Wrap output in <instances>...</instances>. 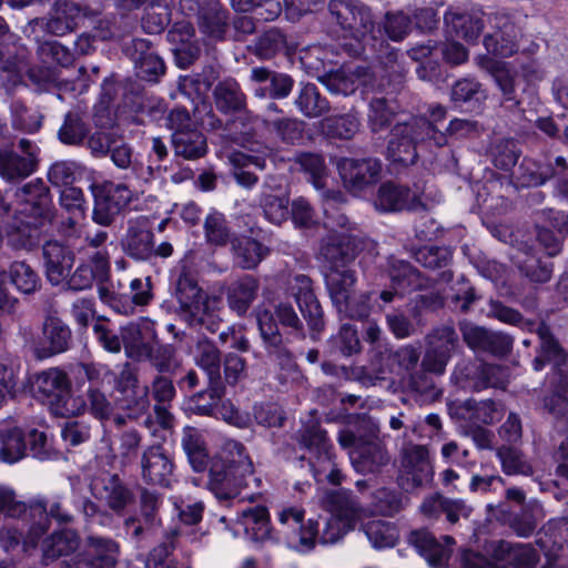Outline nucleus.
<instances>
[{
	"label": "nucleus",
	"instance_id": "37",
	"mask_svg": "<svg viewBox=\"0 0 568 568\" xmlns=\"http://www.w3.org/2000/svg\"><path fill=\"white\" fill-rule=\"evenodd\" d=\"M180 444L192 469L196 473L206 470L210 455L203 434L195 427L185 426Z\"/></svg>",
	"mask_w": 568,
	"mask_h": 568
},
{
	"label": "nucleus",
	"instance_id": "36",
	"mask_svg": "<svg viewBox=\"0 0 568 568\" xmlns=\"http://www.w3.org/2000/svg\"><path fill=\"white\" fill-rule=\"evenodd\" d=\"M258 280L252 275H243L226 287L229 307L237 315L246 314L258 295Z\"/></svg>",
	"mask_w": 568,
	"mask_h": 568
},
{
	"label": "nucleus",
	"instance_id": "47",
	"mask_svg": "<svg viewBox=\"0 0 568 568\" xmlns=\"http://www.w3.org/2000/svg\"><path fill=\"white\" fill-rule=\"evenodd\" d=\"M90 264H80L73 273V291L90 288L97 277L105 275L109 262L105 252L89 254Z\"/></svg>",
	"mask_w": 568,
	"mask_h": 568
},
{
	"label": "nucleus",
	"instance_id": "50",
	"mask_svg": "<svg viewBox=\"0 0 568 568\" xmlns=\"http://www.w3.org/2000/svg\"><path fill=\"white\" fill-rule=\"evenodd\" d=\"M389 278L393 286L402 292L420 290L425 286V281L420 272L402 260H394L389 263Z\"/></svg>",
	"mask_w": 568,
	"mask_h": 568
},
{
	"label": "nucleus",
	"instance_id": "2",
	"mask_svg": "<svg viewBox=\"0 0 568 568\" xmlns=\"http://www.w3.org/2000/svg\"><path fill=\"white\" fill-rule=\"evenodd\" d=\"M426 140L434 141L437 146L446 145L445 134L435 130L424 116H412L407 121L398 122L388 134L386 160L396 166L414 165L418 160L417 145Z\"/></svg>",
	"mask_w": 568,
	"mask_h": 568
},
{
	"label": "nucleus",
	"instance_id": "13",
	"mask_svg": "<svg viewBox=\"0 0 568 568\" xmlns=\"http://www.w3.org/2000/svg\"><path fill=\"white\" fill-rule=\"evenodd\" d=\"M32 207L33 215L27 213L28 209L20 211L8 225L7 241L14 250L30 251L38 246L41 239L44 217L38 203Z\"/></svg>",
	"mask_w": 568,
	"mask_h": 568
},
{
	"label": "nucleus",
	"instance_id": "11",
	"mask_svg": "<svg viewBox=\"0 0 568 568\" xmlns=\"http://www.w3.org/2000/svg\"><path fill=\"white\" fill-rule=\"evenodd\" d=\"M140 468L145 484L168 488L173 481L175 463L163 444L154 443L142 450Z\"/></svg>",
	"mask_w": 568,
	"mask_h": 568
},
{
	"label": "nucleus",
	"instance_id": "44",
	"mask_svg": "<svg viewBox=\"0 0 568 568\" xmlns=\"http://www.w3.org/2000/svg\"><path fill=\"white\" fill-rule=\"evenodd\" d=\"M237 520L252 541L262 542L271 538V523L266 507H248L239 515Z\"/></svg>",
	"mask_w": 568,
	"mask_h": 568
},
{
	"label": "nucleus",
	"instance_id": "27",
	"mask_svg": "<svg viewBox=\"0 0 568 568\" xmlns=\"http://www.w3.org/2000/svg\"><path fill=\"white\" fill-rule=\"evenodd\" d=\"M47 277L52 285L70 288L71 248L58 241H49L43 245Z\"/></svg>",
	"mask_w": 568,
	"mask_h": 568
},
{
	"label": "nucleus",
	"instance_id": "46",
	"mask_svg": "<svg viewBox=\"0 0 568 568\" xmlns=\"http://www.w3.org/2000/svg\"><path fill=\"white\" fill-rule=\"evenodd\" d=\"M37 156H22L13 151L0 150V175L6 180H21L34 172Z\"/></svg>",
	"mask_w": 568,
	"mask_h": 568
},
{
	"label": "nucleus",
	"instance_id": "14",
	"mask_svg": "<svg viewBox=\"0 0 568 568\" xmlns=\"http://www.w3.org/2000/svg\"><path fill=\"white\" fill-rule=\"evenodd\" d=\"M349 459L357 473L376 475L390 464L392 455L386 444L378 436L372 435L349 450Z\"/></svg>",
	"mask_w": 568,
	"mask_h": 568
},
{
	"label": "nucleus",
	"instance_id": "54",
	"mask_svg": "<svg viewBox=\"0 0 568 568\" xmlns=\"http://www.w3.org/2000/svg\"><path fill=\"white\" fill-rule=\"evenodd\" d=\"M286 47V37L278 29L272 28L248 44L247 50L262 60H268L283 52Z\"/></svg>",
	"mask_w": 568,
	"mask_h": 568
},
{
	"label": "nucleus",
	"instance_id": "1",
	"mask_svg": "<svg viewBox=\"0 0 568 568\" xmlns=\"http://www.w3.org/2000/svg\"><path fill=\"white\" fill-rule=\"evenodd\" d=\"M227 456L214 460L209 470L207 488L220 501H227L240 495L241 489L255 481L253 463L243 444H227Z\"/></svg>",
	"mask_w": 568,
	"mask_h": 568
},
{
	"label": "nucleus",
	"instance_id": "38",
	"mask_svg": "<svg viewBox=\"0 0 568 568\" xmlns=\"http://www.w3.org/2000/svg\"><path fill=\"white\" fill-rule=\"evenodd\" d=\"M300 114L306 119H317L331 110L329 101L314 83L301 84L293 100Z\"/></svg>",
	"mask_w": 568,
	"mask_h": 568
},
{
	"label": "nucleus",
	"instance_id": "29",
	"mask_svg": "<svg viewBox=\"0 0 568 568\" xmlns=\"http://www.w3.org/2000/svg\"><path fill=\"white\" fill-rule=\"evenodd\" d=\"M442 538L445 544L440 542L430 531L422 529L410 534L409 542L430 566L442 567L448 562L452 555V546L455 544L454 538L450 536H443Z\"/></svg>",
	"mask_w": 568,
	"mask_h": 568
},
{
	"label": "nucleus",
	"instance_id": "25",
	"mask_svg": "<svg viewBox=\"0 0 568 568\" xmlns=\"http://www.w3.org/2000/svg\"><path fill=\"white\" fill-rule=\"evenodd\" d=\"M71 331L57 316H49L43 323L42 335L34 344V355L42 359L68 349Z\"/></svg>",
	"mask_w": 568,
	"mask_h": 568
},
{
	"label": "nucleus",
	"instance_id": "62",
	"mask_svg": "<svg viewBox=\"0 0 568 568\" xmlns=\"http://www.w3.org/2000/svg\"><path fill=\"white\" fill-rule=\"evenodd\" d=\"M51 185L60 193V203L68 211L71 210V163L59 161L51 165L48 172Z\"/></svg>",
	"mask_w": 568,
	"mask_h": 568
},
{
	"label": "nucleus",
	"instance_id": "49",
	"mask_svg": "<svg viewBox=\"0 0 568 568\" xmlns=\"http://www.w3.org/2000/svg\"><path fill=\"white\" fill-rule=\"evenodd\" d=\"M321 130L332 139L351 140L359 131L361 122L356 113L331 115L320 122Z\"/></svg>",
	"mask_w": 568,
	"mask_h": 568
},
{
	"label": "nucleus",
	"instance_id": "20",
	"mask_svg": "<svg viewBox=\"0 0 568 568\" xmlns=\"http://www.w3.org/2000/svg\"><path fill=\"white\" fill-rule=\"evenodd\" d=\"M92 493L105 499L108 507L115 514L122 515L125 508L135 500L133 491L116 474H104L91 481Z\"/></svg>",
	"mask_w": 568,
	"mask_h": 568
},
{
	"label": "nucleus",
	"instance_id": "28",
	"mask_svg": "<svg viewBox=\"0 0 568 568\" xmlns=\"http://www.w3.org/2000/svg\"><path fill=\"white\" fill-rule=\"evenodd\" d=\"M195 365L201 368L207 382L212 384L213 393L219 390V384H223L221 375L222 354L214 342L206 336H199L194 346L190 348Z\"/></svg>",
	"mask_w": 568,
	"mask_h": 568
},
{
	"label": "nucleus",
	"instance_id": "7",
	"mask_svg": "<svg viewBox=\"0 0 568 568\" xmlns=\"http://www.w3.org/2000/svg\"><path fill=\"white\" fill-rule=\"evenodd\" d=\"M36 392L47 400L51 415L63 419L61 437L67 440L70 435L71 398L68 373L60 368H50L40 373L36 378Z\"/></svg>",
	"mask_w": 568,
	"mask_h": 568
},
{
	"label": "nucleus",
	"instance_id": "56",
	"mask_svg": "<svg viewBox=\"0 0 568 568\" xmlns=\"http://www.w3.org/2000/svg\"><path fill=\"white\" fill-rule=\"evenodd\" d=\"M521 155L518 142L511 138L496 139L490 146V156L496 168L508 171L516 165Z\"/></svg>",
	"mask_w": 568,
	"mask_h": 568
},
{
	"label": "nucleus",
	"instance_id": "43",
	"mask_svg": "<svg viewBox=\"0 0 568 568\" xmlns=\"http://www.w3.org/2000/svg\"><path fill=\"white\" fill-rule=\"evenodd\" d=\"M260 206L265 219L276 225H281L290 216V197L281 189L272 190L270 185L263 184Z\"/></svg>",
	"mask_w": 568,
	"mask_h": 568
},
{
	"label": "nucleus",
	"instance_id": "35",
	"mask_svg": "<svg viewBox=\"0 0 568 568\" xmlns=\"http://www.w3.org/2000/svg\"><path fill=\"white\" fill-rule=\"evenodd\" d=\"M490 551L495 559L507 561L516 568H531L538 560V552L529 544L495 540L490 544Z\"/></svg>",
	"mask_w": 568,
	"mask_h": 568
},
{
	"label": "nucleus",
	"instance_id": "26",
	"mask_svg": "<svg viewBox=\"0 0 568 568\" xmlns=\"http://www.w3.org/2000/svg\"><path fill=\"white\" fill-rule=\"evenodd\" d=\"M135 65L136 75L150 82H155L164 74L163 60L150 50V41L145 39H132L125 47Z\"/></svg>",
	"mask_w": 568,
	"mask_h": 568
},
{
	"label": "nucleus",
	"instance_id": "32",
	"mask_svg": "<svg viewBox=\"0 0 568 568\" xmlns=\"http://www.w3.org/2000/svg\"><path fill=\"white\" fill-rule=\"evenodd\" d=\"M213 100L219 112L225 115L244 113L248 115L246 94L234 78L217 82L213 89Z\"/></svg>",
	"mask_w": 568,
	"mask_h": 568
},
{
	"label": "nucleus",
	"instance_id": "48",
	"mask_svg": "<svg viewBox=\"0 0 568 568\" xmlns=\"http://www.w3.org/2000/svg\"><path fill=\"white\" fill-rule=\"evenodd\" d=\"M554 162L542 163L531 158H524L516 172L518 184L524 187L541 186L551 180Z\"/></svg>",
	"mask_w": 568,
	"mask_h": 568
},
{
	"label": "nucleus",
	"instance_id": "59",
	"mask_svg": "<svg viewBox=\"0 0 568 568\" xmlns=\"http://www.w3.org/2000/svg\"><path fill=\"white\" fill-rule=\"evenodd\" d=\"M212 384L207 382L205 389L194 393L189 398L190 410L197 416H215L219 402L224 395V385L219 384V390L213 393Z\"/></svg>",
	"mask_w": 568,
	"mask_h": 568
},
{
	"label": "nucleus",
	"instance_id": "17",
	"mask_svg": "<svg viewBox=\"0 0 568 568\" xmlns=\"http://www.w3.org/2000/svg\"><path fill=\"white\" fill-rule=\"evenodd\" d=\"M257 324L264 348L282 369H293L295 359L280 333L277 323L270 311H263L257 315Z\"/></svg>",
	"mask_w": 568,
	"mask_h": 568
},
{
	"label": "nucleus",
	"instance_id": "57",
	"mask_svg": "<svg viewBox=\"0 0 568 568\" xmlns=\"http://www.w3.org/2000/svg\"><path fill=\"white\" fill-rule=\"evenodd\" d=\"M71 7L69 0H57L52 8L51 18L44 21L43 18H36L30 21L32 24L45 26L49 33L53 36H64L71 30Z\"/></svg>",
	"mask_w": 568,
	"mask_h": 568
},
{
	"label": "nucleus",
	"instance_id": "58",
	"mask_svg": "<svg viewBox=\"0 0 568 568\" xmlns=\"http://www.w3.org/2000/svg\"><path fill=\"white\" fill-rule=\"evenodd\" d=\"M494 81L500 91V106L510 112L520 110L521 99L517 92V74L507 68L505 71L497 72Z\"/></svg>",
	"mask_w": 568,
	"mask_h": 568
},
{
	"label": "nucleus",
	"instance_id": "31",
	"mask_svg": "<svg viewBox=\"0 0 568 568\" xmlns=\"http://www.w3.org/2000/svg\"><path fill=\"white\" fill-rule=\"evenodd\" d=\"M256 148H251L252 151L258 153L255 155L244 153H233L230 158L234 165L233 178L236 183L245 189H252L258 182V176L253 172L245 170L250 164L260 170L266 168V158L272 155L273 150L262 143L253 142Z\"/></svg>",
	"mask_w": 568,
	"mask_h": 568
},
{
	"label": "nucleus",
	"instance_id": "12",
	"mask_svg": "<svg viewBox=\"0 0 568 568\" xmlns=\"http://www.w3.org/2000/svg\"><path fill=\"white\" fill-rule=\"evenodd\" d=\"M92 189L94 197V207L92 211V221L102 226H109L131 202L132 192L124 184L109 183L101 189Z\"/></svg>",
	"mask_w": 568,
	"mask_h": 568
},
{
	"label": "nucleus",
	"instance_id": "16",
	"mask_svg": "<svg viewBox=\"0 0 568 568\" xmlns=\"http://www.w3.org/2000/svg\"><path fill=\"white\" fill-rule=\"evenodd\" d=\"M248 83L254 98L281 100L290 95L294 80L286 73L266 67H253L250 70Z\"/></svg>",
	"mask_w": 568,
	"mask_h": 568
},
{
	"label": "nucleus",
	"instance_id": "60",
	"mask_svg": "<svg viewBox=\"0 0 568 568\" xmlns=\"http://www.w3.org/2000/svg\"><path fill=\"white\" fill-rule=\"evenodd\" d=\"M171 21L169 4L161 0H152L144 8L141 22L142 28L150 34L161 33Z\"/></svg>",
	"mask_w": 568,
	"mask_h": 568
},
{
	"label": "nucleus",
	"instance_id": "24",
	"mask_svg": "<svg viewBox=\"0 0 568 568\" xmlns=\"http://www.w3.org/2000/svg\"><path fill=\"white\" fill-rule=\"evenodd\" d=\"M361 250L358 237L349 234H329L322 240L321 254L332 265L331 268H349Z\"/></svg>",
	"mask_w": 568,
	"mask_h": 568
},
{
	"label": "nucleus",
	"instance_id": "9",
	"mask_svg": "<svg viewBox=\"0 0 568 568\" xmlns=\"http://www.w3.org/2000/svg\"><path fill=\"white\" fill-rule=\"evenodd\" d=\"M185 17H195L200 31L211 38L222 39L229 26V11L220 0H170Z\"/></svg>",
	"mask_w": 568,
	"mask_h": 568
},
{
	"label": "nucleus",
	"instance_id": "53",
	"mask_svg": "<svg viewBox=\"0 0 568 568\" xmlns=\"http://www.w3.org/2000/svg\"><path fill=\"white\" fill-rule=\"evenodd\" d=\"M121 346L125 355L133 361H144L149 354L151 343L145 339L141 326L136 323H129L121 327Z\"/></svg>",
	"mask_w": 568,
	"mask_h": 568
},
{
	"label": "nucleus",
	"instance_id": "21",
	"mask_svg": "<svg viewBox=\"0 0 568 568\" xmlns=\"http://www.w3.org/2000/svg\"><path fill=\"white\" fill-rule=\"evenodd\" d=\"M118 556L119 545L111 538L89 537L73 565L74 568H114Z\"/></svg>",
	"mask_w": 568,
	"mask_h": 568
},
{
	"label": "nucleus",
	"instance_id": "51",
	"mask_svg": "<svg viewBox=\"0 0 568 568\" xmlns=\"http://www.w3.org/2000/svg\"><path fill=\"white\" fill-rule=\"evenodd\" d=\"M236 264L243 270L256 267L268 254V247L251 237L236 239L232 242Z\"/></svg>",
	"mask_w": 568,
	"mask_h": 568
},
{
	"label": "nucleus",
	"instance_id": "45",
	"mask_svg": "<svg viewBox=\"0 0 568 568\" xmlns=\"http://www.w3.org/2000/svg\"><path fill=\"white\" fill-rule=\"evenodd\" d=\"M542 518V507L534 500L524 505L519 513L510 514L505 523L518 537L527 538L534 534Z\"/></svg>",
	"mask_w": 568,
	"mask_h": 568
},
{
	"label": "nucleus",
	"instance_id": "6",
	"mask_svg": "<svg viewBox=\"0 0 568 568\" xmlns=\"http://www.w3.org/2000/svg\"><path fill=\"white\" fill-rule=\"evenodd\" d=\"M434 470L427 445L404 438L398 450L396 483L405 493H414L433 479Z\"/></svg>",
	"mask_w": 568,
	"mask_h": 568
},
{
	"label": "nucleus",
	"instance_id": "55",
	"mask_svg": "<svg viewBox=\"0 0 568 568\" xmlns=\"http://www.w3.org/2000/svg\"><path fill=\"white\" fill-rule=\"evenodd\" d=\"M345 199L339 191H327L324 193V225L329 230H352L353 224L347 215L341 211L339 204L344 203Z\"/></svg>",
	"mask_w": 568,
	"mask_h": 568
},
{
	"label": "nucleus",
	"instance_id": "23",
	"mask_svg": "<svg viewBox=\"0 0 568 568\" xmlns=\"http://www.w3.org/2000/svg\"><path fill=\"white\" fill-rule=\"evenodd\" d=\"M138 372L130 363L122 365L121 372L115 379V389L120 392L123 397L120 398V406L131 413L128 415L130 418L143 413L149 407V399L146 396L148 388L138 395Z\"/></svg>",
	"mask_w": 568,
	"mask_h": 568
},
{
	"label": "nucleus",
	"instance_id": "5",
	"mask_svg": "<svg viewBox=\"0 0 568 568\" xmlns=\"http://www.w3.org/2000/svg\"><path fill=\"white\" fill-rule=\"evenodd\" d=\"M325 281L332 303L341 316L352 320L368 316L372 293L356 294V276L352 268H331Z\"/></svg>",
	"mask_w": 568,
	"mask_h": 568
},
{
	"label": "nucleus",
	"instance_id": "40",
	"mask_svg": "<svg viewBox=\"0 0 568 568\" xmlns=\"http://www.w3.org/2000/svg\"><path fill=\"white\" fill-rule=\"evenodd\" d=\"M447 33L462 38L471 43L475 42L484 30V20L479 14L466 12H447L445 14Z\"/></svg>",
	"mask_w": 568,
	"mask_h": 568
},
{
	"label": "nucleus",
	"instance_id": "22",
	"mask_svg": "<svg viewBox=\"0 0 568 568\" xmlns=\"http://www.w3.org/2000/svg\"><path fill=\"white\" fill-rule=\"evenodd\" d=\"M320 505L324 510L354 528L364 514L363 506L352 490H325Z\"/></svg>",
	"mask_w": 568,
	"mask_h": 568
},
{
	"label": "nucleus",
	"instance_id": "15",
	"mask_svg": "<svg viewBox=\"0 0 568 568\" xmlns=\"http://www.w3.org/2000/svg\"><path fill=\"white\" fill-rule=\"evenodd\" d=\"M338 171L345 187L357 193L379 181L382 162L374 158H344L338 162Z\"/></svg>",
	"mask_w": 568,
	"mask_h": 568
},
{
	"label": "nucleus",
	"instance_id": "4",
	"mask_svg": "<svg viewBox=\"0 0 568 568\" xmlns=\"http://www.w3.org/2000/svg\"><path fill=\"white\" fill-rule=\"evenodd\" d=\"M488 315L503 323L515 325L529 332L536 329L540 339L539 354L532 362L536 371L542 369L546 363L552 364L555 368H559V366L565 363L566 354L564 349L550 333L549 327L545 324L525 320L517 310L508 307L499 301H491L489 303Z\"/></svg>",
	"mask_w": 568,
	"mask_h": 568
},
{
	"label": "nucleus",
	"instance_id": "10",
	"mask_svg": "<svg viewBox=\"0 0 568 568\" xmlns=\"http://www.w3.org/2000/svg\"><path fill=\"white\" fill-rule=\"evenodd\" d=\"M425 351L422 356L425 366L432 371H445L453 356L460 348V339L452 324L434 326L424 336Z\"/></svg>",
	"mask_w": 568,
	"mask_h": 568
},
{
	"label": "nucleus",
	"instance_id": "41",
	"mask_svg": "<svg viewBox=\"0 0 568 568\" xmlns=\"http://www.w3.org/2000/svg\"><path fill=\"white\" fill-rule=\"evenodd\" d=\"M278 520L281 524L287 525L294 531H297L296 535L301 549L310 550L314 548L318 535V524L310 519L304 525V510L294 507L285 508L278 514Z\"/></svg>",
	"mask_w": 568,
	"mask_h": 568
},
{
	"label": "nucleus",
	"instance_id": "8",
	"mask_svg": "<svg viewBox=\"0 0 568 568\" xmlns=\"http://www.w3.org/2000/svg\"><path fill=\"white\" fill-rule=\"evenodd\" d=\"M328 11L335 23L357 42L376 39V21L368 6L359 0H331Z\"/></svg>",
	"mask_w": 568,
	"mask_h": 568
},
{
	"label": "nucleus",
	"instance_id": "39",
	"mask_svg": "<svg viewBox=\"0 0 568 568\" xmlns=\"http://www.w3.org/2000/svg\"><path fill=\"white\" fill-rule=\"evenodd\" d=\"M445 371H432L420 362V368L415 369L407 376V386L409 390L420 397L424 402H436L443 395V389L438 386L435 377L443 376Z\"/></svg>",
	"mask_w": 568,
	"mask_h": 568
},
{
	"label": "nucleus",
	"instance_id": "34",
	"mask_svg": "<svg viewBox=\"0 0 568 568\" xmlns=\"http://www.w3.org/2000/svg\"><path fill=\"white\" fill-rule=\"evenodd\" d=\"M419 509L428 518H438L440 514H444L450 524L458 523L460 518H468L473 511L464 500L450 499L440 494L426 497Z\"/></svg>",
	"mask_w": 568,
	"mask_h": 568
},
{
	"label": "nucleus",
	"instance_id": "19",
	"mask_svg": "<svg viewBox=\"0 0 568 568\" xmlns=\"http://www.w3.org/2000/svg\"><path fill=\"white\" fill-rule=\"evenodd\" d=\"M291 292L294 296L303 317L307 321L310 329L320 334L324 329L323 310L317 301L312 280L306 275H296L291 284Z\"/></svg>",
	"mask_w": 568,
	"mask_h": 568
},
{
	"label": "nucleus",
	"instance_id": "33",
	"mask_svg": "<svg viewBox=\"0 0 568 568\" xmlns=\"http://www.w3.org/2000/svg\"><path fill=\"white\" fill-rule=\"evenodd\" d=\"M375 206L384 212H393L402 210L417 211L424 205L408 187L386 182L378 189Z\"/></svg>",
	"mask_w": 568,
	"mask_h": 568
},
{
	"label": "nucleus",
	"instance_id": "42",
	"mask_svg": "<svg viewBox=\"0 0 568 568\" xmlns=\"http://www.w3.org/2000/svg\"><path fill=\"white\" fill-rule=\"evenodd\" d=\"M171 142L174 154L185 160H197L207 153L206 138L197 129L173 132Z\"/></svg>",
	"mask_w": 568,
	"mask_h": 568
},
{
	"label": "nucleus",
	"instance_id": "30",
	"mask_svg": "<svg viewBox=\"0 0 568 568\" xmlns=\"http://www.w3.org/2000/svg\"><path fill=\"white\" fill-rule=\"evenodd\" d=\"M123 252L136 261H148L154 254L153 233L144 220H131L125 235L121 240Z\"/></svg>",
	"mask_w": 568,
	"mask_h": 568
},
{
	"label": "nucleus",
	"instance_id": "63",
	"mask_svg": "<svg viewBox=\"0 0 568 568\" xmlns=\"http://www.w3.org/2000/svg\"><path fill=\"white\" fill-rule=\"evenodd\" d=\"M8 278L22 293L31 294L39 287V277L32 267L23 261L11 263Z\"/></svg>",
	"mask_w": 568,
	"mask_h": 568
},
{
	"label": "nucleus",
	"instance_id": "64",
	"mask_svg": "<svg viewBox=\"0 0 568 568\" xmlns=\"http://www.w3.org/2000/svg\"><path fill=\"white\" fill-rule=\"evenodd\" d=\"M395 116V110L385 98H374L368 104L367 122L372 132L388 128Z\"/></svg>",
	"mask_w": 568,
	"mask_h": 568
},
{
	"label": "nucleus",
	"instance_id": "61",
	"mask_svg": "<svg viewBox=\"0 0 568 568\" xmlns=\"http://www.w3.org/2000/svg\"><path fill=\"white\" fill-rule=\"evenodd\" d=\"M232 9L236 12H255L263 21H273L280 17L282 4L278 0H230Z\"/></svg>",
	"mask_w": 568,
	"mask_h": 568
},
{
	"label": "nucleus",
	"instance_id": "52",
	"mask_svg": "<svg viewBox=\"0 0 568 568\" xmlns=\"http://www.w3.org/2000/svg\"><path fill=\"white\" fill-rule=\"evenodd\" d=\"M263 125L266 130L274 133L282 143L294 145L303 138L305 123L292 116H266L263 119Z\"/></svg>",
	"mask_w": 568,
	"mask_h": 568
},
{
	"label": "nucleus",
	"instance_id": "3",
	"mask_svg": "<svg viewBox=\"0 0 568 568\" xmlns=\"http://www.w3.org/2000/svg\"><path fill=\"white\" fill-rule=\"evenodd\" d=\"M175 297L179 304L176 314L190 327H204L212 334L219 332L222 324L217 312L220 298L205 293L194 277L180 274Z\"/></svg>",
	"mask_w": 568,
	"mask_h": 568
},
{
	"label": "nucleus",
	"instance_id": "18",
	"mask_svg": "<svg viewBox=\"0 0 568 568\" xmlns=\"http://www.w3.org/2000/svg\"><path fill=\"white\" fill-rule=\"evenodd\" d=\"M545 408L556 418L555 430L565 438L554 454L556 460L568 462V377L560 375L554 393L544 399Z\"/></svg>",
	"mask_w": 568,
	"mask_h": 568
}]
</instances>
